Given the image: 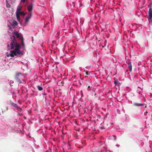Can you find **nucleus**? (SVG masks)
<instances>
[{
    "mask_svg": "<svg viewBox=\"0 0 152 152\" xmlns=\"http://www.w3.org/2000/svg\"><path fill=\"white\" fill-rule=\"evenodd\" d=\"M5 110H8V107H5Z\"/></svg>",
    "mask_w": 152,
    "mask_h": 152,
    "instance_id": "23",
    "label": "nucleus"
},
{
    "mask_svg": "<svg viewBox=\"0 0 152 152\" xmlns=\"http://www.w3.org/2000/svg\"><path fill=\"white\" fill-rule=\"evenodd\" d=\"M10 6V5H8V6H7V7H8V6Z\"/></svg>",
    "mask_w": 152,
    "mask_h": 152,
    "instance_id": "30",
    "label": "nucleus"
},
{
    "mask_svg": "<svg viewBox=\"0 0 152 152\" xmlns=\"http://www.w3.org/2000/svg\"><path fill=\"white\" fill-rule=\"evenodd\" d=\"M148 7H149V9L148 11V19L149 22H151L152 19V8H151V6L148 5Z\"/></svg>",
    "mask_w": 152,
    "mask_h": 152,
    "instance_id": "2",
    "label": "nucleus"
},
{
    "mask_svg": "<svg viewBox=\"0 0 152 152\" xmlns=\"http://www.w3.org/2000/svg\"><path fill=\"white\" fill-rule=\"evenodd\" d=\"M34 4L32 3H30L28 6H27V9L29 12H32L33 7Z\"/></svg>",
    "mask_w": 152,
    "mask_h": 152,
    "instance_id": "4",
    "label": "nucleus"
},
{
    "mask_svg": "<svg viewBox=\"0 0 152 152\" xmlns=\"http://www.w3.org/2000/svg\"><path fill=\"white\" fill-rule=\"evenodd\" d=\"M18 51L14 49V50H11L10 52V56L11 57H14L15 56H17V54L20 55L21 53V52H20L19 53H18Z\"/></svg>",
    "mask_w": 152,
    "mask_h": 152,
    "instance_id": "3",
    "label": "nucleus"
},
{
    "mask_svg": "<svg viewBox=\"0 0 152 152\" xmlns=\"http://www.w3.org/2000/svg\"><path fill=\"white\" fill-rule=\"evenodd\" d=\"M18 42L15 36H13V39L12 40L10 43V49L13 50L14 49L15 45Z\"/></svg>",
    "mask_w": 152,
    "mask_h": 152,
    "instance_id": "1",
    "label": "nucleus"
},
{
    "mask_svg": "<svg viewBox=\"0 0 152 152\" xmlns=\"http://www.w3.org/2000/svg\"><path fill=\"white\" fill-rule=\"evenodd\" d=\"M26 4H27L28 3V2L26 0Z\"/></svg>",
    "mask_w": 152,
    "mask_h": 152,
    "instance_id": "26",
    "label": "nucleus"
},
{
    "mask_svg": "<svg viewBox=\"0 0 152 152\" xmlns=\"http://www.w3.org/2000/svg\"><path fill=\"white\" fill-rule=\"evenodd\" d=\"M32 15V12H29V13H28V16L27 17L30 19Z\"/></svg>",
    "mask_w": 152,
    "mask_h": 152,
    "instance_id": "15",
    "label": "nucleus"
},
{
    "mask_svg": "<svg viewBox=\"0 0 152 152\" xmlns=\"http://www.w3.org/2000/svg\"><path fill=\"white\" fill-rule=\"evenodd\" d=\"M10 6V5H8V6H7V7H8V6Z\"/></svg>",
    "mask_w": 152,
    "mask_h": 152,
    "instance_id": "29",
    "label": "nucleus"
},
{
    "mask_svg": "<svg viewBox=\"0 0 152 152\" xmlns=\"http://www.w3.org/2000/svg\"><path fill=\"white\" fill-rule=\"evenodd\" d=\"M15 50L18 51L17 52L18 53H19L20 52H21L20 50V44L18 42L15 44Z\"/></svg>",
    "mask_w": 152,
    "mask_h": 152,
    "instance_id": "5",
    "label": "nucleus"
},
{
    "mask_svg": "<svg viewBox=\"0 0 152 152\" xmlns=\"http://www.w3.org/2000/svg\"><path fill=\"white\" fill-rule=\"evenodd\" d=\"M13 34L15 35L18 38H19L21 40V38L23 37L18 32L15 31L12 33Z\"/></svg>",
    "mask_w": 152,
    "mask_h": 152,
    "instance_id": "6",
    "label": "nucleus"
},
{
    "mask_svg": "<svg viewBox=\"0 0 152 152\" xmlns=\"http://www.w3.org/2000/svg\"><path fill=\"white\" fill-rule=\"evenodd\" d=\"M20 2L23 3H25L26 2V0H21Z\"/></svg>",
    "mask_w": 152,
    "mask_h": 152,
    "instance_id": "20",
    "label": "nucleus"
},
{
    "mask_svg": "<svg viewBox=\"0 0 152 152\" xmlns=\"http://www.w3.org/2000/svg\"><path fill=\"white\" fill-rule=\"evenodd\" d=\"M30 19V18H28V17H26L25 19V23L28 22Z\"/></svg>",
    "mask_w": 152,
    "mask_h": 152,
    "instance_id": "18",
    "label": "nucleus"
},
{
    "mask_svg": "<svg viewBox=\"0 0 152 152\" xmlns=\"http://www.w3.org/2000/svg\"><path fill=\"white\" fill-rule=\"evenodd\" d=\"M133 104L134 106H143V104H141V103H134Z\"/></svg>",
    "mask_w": 152,
    "mask_h": 152,
    "instance_id": "11",
    "label": "nucleus"
},
{
    "mask_svg": "<svg viewBox=\"0 0 152 152\" xmlns=\"http://www.w3.org/2000/svg\"><path fill=\"white\" fill-rule=\"evenodd\" d=\"M114 83L116 86H119L120 85V83L117 79H115V78H114Z\"/></svg>",
    "mask_w": 152,
    "mask_h": 152,
    "instance_id": "9",
    "label": "nucleus"
},
{
    "mask_svg": "<svg viewBox=\"0 0 152 152\" xmlns=\"http://www.w3.org/2000/svg\"><path fill=\"white\" fill-rule=\"evenodd\" d=\"M148 112H147L146 111L144 113V114L145 115H147V113Z\"/></svg>",
    "mask_w": 152,
    "mask_h": 152,
    "instance_id": "24",
    "label": "nucleus"
},
{
    "mask_svg": "<svg viewBox=\"0 0 152 152\" xmlns=\"http://www.w3.org/2000/svg\"><path fill=\"white\" fill-rule=\"evenodd\" d=\"M21 44L23 46V47H25V45H24V42H23V37H21Z\"/></svg>",
    "mask_w": 152,
    "mask_h": 152,
    "instance_id": "14",
    "label": "nucleus"
},
{
    "mask_svg": "<svg viewBox=\"0 0 152 152\" xmlns=\"http://www.w3.org/2000/svg\"><path fill=\"white\" fill-rule=\"evenodd\" d=\"M37 87L39 91H41L43 90V88L39 86H37Z\"/></svg>",
    "mask_w": 152,
    "mask_h": 152,
    "instance_id": "16",
    "label": "nucleus"
},
{
    "mask_svg": "<svg viewBox=\"0 0 152 152\" xmlns=\"http://www.w3.org/2000/svg\"><path fill=\"white\" fill-rule=\"evenodd\" d=\"M88 88H90V86H88Z\"/></svg>",
    "mask_w": 152,
    "mask_h": 152,
    "instance_id": "27",
    "label": "nucleus"
},
{
    "mask_svg": "<svg viewBox=\"0 0 152 152\" xmlns=\"http://www.w3.org/2000/svg\"><path fill=\"white\" fill-rule=\"evenodd\" d=\"M16 16L18 21H19L20 20V15L18 13H16Z\"/></svg>",
    "mask_w": 152,
    "mask_h": 152,
    "instance_id": "13",
    "label": "nucleus"
},
{
    "mask_svg": "<svg viewBox=\"0 0 152 152\" xmlns=\"http://www.w3.org/2000/svg\"><path fill=\"white\" fill-rule=\"evenodd\" d=\"M86 86H87V85H87V83H89V81L88 80H86Z\"/></svg>",
    "mask_w": 152,
    "mask_h": 152,
    "instance_id": "25",
    "label": "nucleus"
},
{
    "mask_svg": "<svg viewBox=\"0 0 152 152\" xmlns=\"http://www.w3.org/2000/svg\"><path fill=\"white\" fill-rule=\"evenodd\" d=\"M19 15H22L23 16H24L26 15V13H25L24 12H20L19 13H18Z\"/></svg>",
    "mask_w": 152,
    "mask_h": 152,
    "instance_id": "17",
    "label": "nucleus"
},
{
    "mask_svg": "<svg viewBox=\"0 0 152 152\" xmlns=\"http://www.w3.org/2000/svg\"><path fill=\"white\" fill-rule=\"evenodd\" d=\"M22 73L20 72H17L15 74V77H18L21 75Z\"/></svg>",
    "mask_w": 152,
    "mask_h": 152,
    "instance_id": "12",
    "label": "nucleus"
},
{
    "mask_svg": "<svg viewBox=\"0 0 152 152\" xmlns=\"http://www.w3.org/2000/svg\"><path fill=\"white\" fill-rule=\"evenodd\" d=\"M128 64V67L130 72L132 71V63L131 61H129L127 63Z\"/></svg>",
    "mask_w": 152,
    "mask_h": 152,
    "instance_id": "8",
    "label": "nucleus"
},
{
    "mask_svg": "<svg viewBox=\"0 0 152 152\" xmlns=\"http://www.w3.org/2000/svg\"><path fill=\"white\" fill-rule=\"evenodd\" d=\"M113 136L114 138V140H116V136H115V135H113Z\"/></svg>",
    "mask_w": 152,
    "mask_h": 152,
    "instance_id": "22",
    "label": "nucleus"
},
{
    "mask_svg": "<svg viewBox=\"0 0 152 152\" xmlns=\"http://www.w3.org/2000/svg\"><path fill=\"white\" fill-rule=\"evenodd\" d=\"M7 1V0H6V1Z\"/></svg>",
    "mask_w": 152,
    "mask_h": 152,
    "instance_id": "32",
    "label": "nucleus"
},
{
    "mask_svg": "<svg viewBox=\"0 0 152 152\" xmlns=\"http://www.w3.org/2000/svg\"><path fill=\"white\" fill-rule=\"evenodd\" d=\"M10 6V5H8V6H7V7H8V6Z\"/></svg>",
    "mask_w": 152,
    "mask_h": 152,
    "instance_id": "28",
    "label": "nucleus"
},
{
    "mask_svg": "<svg viewBox=\"0 0 152 152\" xmlns=\"http://www.w3.org/2000/svg\"><path fill=\"white\" fill-rule=\"evenodd\" d=\"M101 128H102V129H103V128H103V127H102H102H101Z\"/></svg>",
    "mask_w": 152,
    "mask_h": 152,
    "instance_id": "31",
    "label": "nucleus"
},
{
    "mask_svg": "<svg viewBox=\"0 0 152 152\" xmlns=\"http://www.w3.org/2000/svg\"><path fill=\"white\" fill-rule=\"evenodd\" d=\"M13 24L14 25V26H17L18 25V23L17 21L16 20H14L13 21Z\"/></svg>",
    "mask_w": 152,
    "mask_h": 152,
    "instance_id": "19",
    "label": "nucleus"
},
{
    "mask_svg": "<svg viewBox=\"0 0 152 152\" xmlns=\"http://www.w3.org/2000/svg\"><path fill=\"white\" fill-rule=\"evenodd\" d=\"M22 8V6L21 5V4H19L17 7L16 13H19V12H21Z\"/></svg>",
    "mask_w": 152,
    "mask_h": 152,
    "instance_id": "7",
    "label": "nucleus"
},
{
    "mask_svg": "<svg viewBox=\"0 0 152 152\" xmlns=\"http://www.w3.org/2000/svg\"><path fill=\"white\" fill-rule=\"evenodd\" d=\"M86 75H88L89 74L88 73V71H86Z\"/></svg>",
    "mask_w": 152,
    "mask_h": 152,
    "instance_id": "21",
    "label": "nucleus"
},
{
    "mask_svg": "<svg viewBox=\"0 0 152 152\" xmlns=\"http://www.w3.org/2000/svg\"><path fill=\"white\" fill-rule=\"evenodd\" d=\"M10 104L11 105L17 108H18L19 109H20V108L16 104L12 102H11Z\"/></svg>",
    "mask_w": 152,
    "mask_h": 152,
    "instance_id": "10",
    "label": "nucleus"
}]
</instances>
